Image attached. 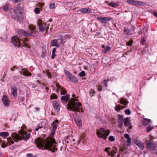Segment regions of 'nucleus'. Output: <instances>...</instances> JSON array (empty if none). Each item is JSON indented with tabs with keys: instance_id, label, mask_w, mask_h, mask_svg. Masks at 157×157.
Listing matches in <instances>:
<instances>
[{
	"instance_id": "nucleus-1",
	"label": "nucleus",
	"mask_w": 157,
	"mask_h": 157,
	"mask_svg": "<svg viewBox=\"0 0 157 157\" xmlns=\"http://www.w3.org/2000/svg\"><path fill=\"white\" fill-rule=\"evenodd\" d=\"M55 131L52 130L50 134V138L48 140H44L40 137L36 138L34 141V143L36 144V146L39 149L43 148L49 150L52 152L56 151L58 150L57 146L58 144L52 138L54 136Z\"/></svg>"
},
{
	"instance_id": "nucleus-2",
	"label": "nucleus",
	"mask_w": 157,
	"mask_h": 157,
	"mask_svg": "<svg viewBox=\"0 0 157 157\" xmlns=\"http://www.w3.org/2000/svg\"><path fill=\"white\" fill-rule=\"evenodd\" d=\"M78 101L76 100L74 98H72L71 100L67 104V108L70 111H72L75 112V113L76 114V112H79L81 110L82 112L83 111L81 107L82 104L79 102H77Z\"/></svg>"
},
{
	"instance_id": "nucleus-3",
	"label": "nucleus",
	"mask_w": 157,
	"mask_h": 157,
	"mask_svg": "<svg viewBox=\"0 0 157 157\" xmlns=\"http://www.w3.org/2000/svg\"><path fill=\"white\" fill-rule=\"evenodd\" d=\"M9 135L8 133L7 132H0V144L2 147L4 148L8 145L13 143V141L11 137H6Z\"/></svg>"
},
{
	"instance_id": "nucleus-4",
	"label": "nucleus",
	"mask_w": 157,
	"mask_h": 157,
	"mask_svg": "<svg viewBox=\"0 0 157 157\" xmlns=\"http://www.w3.org/2000/svg\"><path fill=\"white\" fill-rule=\"evenodd\" d=\"M18 132L19 134L21 136H20L19 134L16 133H13L11 135L13 140L16 142H17L19 140H21L22 138L24 140L26 141L29 138L30 136V133H26L21 130H19Z\"/></svg>"
},
{
	"instance_id": "nucleus-5",
	"label": "nucleus",
	"mask_w": 157,
	"mask_h": 157,
	"mask_svg": "<svg viewBox=\"0 0 157 157\" xmlns=\"http://www.w3.org/2000/svg\"><path fill=\"white\" fill-rule=\"evenodd\" d=\"M11 42L15 47L19 48L20 47H25L28 48H30V46L25 42L22 39L20 40L17 36H14L12 37L11 39Z\"/></svg>"
},
{
	"instance_id": "nucleus-6",
	"label": "nucleus",
	"mask_w": 157,
	"mask_h": 157,
	"mask_svg": "<svg viewBox=\"0 0 157 157\" xmlns=\"http://www.w3.org/2000/svg\"><path fill=\"white\" fill-rule=\"evenodd\" d=\"M15 15L13 16V18L17 19L20 22H22L23 20V17L22 15V8L19 6H17L14 9Z\"/></svg>"
},
{
	"instance_id": "nucleus-7",
	"label": "nucleus",
	"mask_w": 157,
	"mask_h": 157,
	"mask_svg": "<svg viewBox=\"0 0 157 157\" xmlns=\"http://www.w3.org/2000/svg\"><path fill=\"white\" fill-rule=\"evenodd\" d=\"M36 27L33 26H30L29 29L30 32H26L23 29L18 30V33L21 36H28L33 35V34H36Z\"/></svg>"
},
{
	"instance_id": "nucleus-8",
	"label": "nucleus",
	"mask_w": 157,
	"mask_h": 157,
	"mask_svg": "<svg viewBox=\"0 0 157 157\" xmlns=\"http://www.w3.org/2000/svg\"><path fill=\"white\" fill-rule=\"evenodd\" d=\"M120 103L123 104L124 106H122L120 105H116L115 109L116 111L119 112L121 109L127 107V105L128 103V101L124 98H121L120 100Z\"/></svg>"
},
{
	"instance_id": "nucleus-9",
	"label": "nucleus",
	"mask_w": 157,
	"mask_h": 157,
	"mask_svg": "<svg viewBox=\"0 0 157 157\" xmlns=\"http://www.w3.org/2000/svg\"><path fill=\"white\" fill-rule=\"evenodd\" d=\"M38 26L39 30L42 32L47 31L49 29V27L47 26L46 24L41 21H39L38 23Z\"/></svg>"
},
{
	"instance_id": "nucleus-10",
	"label": "nucleus",
	"mask_w": 157,
	"mask_h": 157,
	"mask_svg": "<svg viewBox=\"0 0 157 157\" xmlns=\"http://www.w3.org/2000/svg\"><path fill=\"white\" fill-rule=\"evenodd\" d=\"M97 19L102 23H107L112 20V18L110 17H98Z\"/></svg>"
},
{
	"instance_id": "nucleus-11",
	"label": "nucleus",
	"mask_w": 157,
	"mask_h": 157,
	"mask_svg": "<svg viewBox=\"0 0 157 157\" xmlns=\"http://www.w3.org/2000/svg\"><path fill=\"white\" fill-rule=\"evenodd\" d=\"M97 134L98 136L100 138L106 140L107 136L109 134V132L108 131H106L105 133L104 134L101 133V132L98 130H97Z\"/></svg>"
},
{
	"instance_id": "nucleus-12",
	"label": "nucleus",
	"mask_w": 157,
	"mask_h": 157,
	"mask_svg": "<svg viewBox=\"0 0 157 157\" xmlns=\"http://www.w3.org/2000/svg\"><path fill=\"white\" fill-rule=\"evenodd\" d=\"M63 40L62 39H54L52 40L51 42V45L52 46H56L59 47V44L62 43Z\"/></svg>"
},
{
	"instance_id": "nucleus-13",
	"label": "nucleus",
	"mask_w": 157,
	"mask_h": 157,
	"mask_svg": "<svg viewBox=\"0 0 157 157\" xmlns=\"http://www.w3.org/2000/svg\"><path fill=\"white\" fill-rule=\"evenodd\" d=\"M150 140H148V149L150 150H155L157 144L152 142H150Z\"/></svg>"
},
{
	"instance_id": "nucleus-14",
	"label": "nucleus",
	"mask_w": 157,
	"mask_h": 157,
	"mask_svg": "<svg viewBox=\"0 0 157 157\" xmlns=\"http://www.w3.org/2000/svg\"><path fill=\"white\" fill-rule=\"evenodd\" d=\"M127 2L129 4L134 5L140 6L143 4V2L136 0H127Z\"/></svg>"
},
{
	"instance_id": "nucleus-15",
	"label": "nucleus",
	"mask_w": 157,
	"mask_h": 157,
	"mask_svg": "<svg viewBox=\"0 0 157 157\" xmlns=\"http://www.w3.org/2000/svg\"><path fill=\"white\" fill-rule=\"evenodd\" d=\"M56 86L58 89L57 90V92H58L59 90L61 92L60 94L61 95H64L66 94L67 91L65 90L58 84H56Z\"/></svg>"
},
{
	"instance_id": "nucleus-16",
	"label": "nucleus",
	"mask_w": 157,
	"mask_h": 157,
	"mask_svg": "<svg viewBox=\"0 0 157 157\" xmlns=\"http://www.w3.org/2000/svg\"><path fill=\"white\" fill-rule=\"evenodd\" d=\"M53 105L56 111L58 112L60 109V106L59 103L56 101H54L53 102Z\"/></svg>"
},
{
	"instance_id": "nucleus-17",
	"label": "nucleus",
	"mask_w": 157,
	"mask_h": 157,
	"mask_svg": "<svg viewBox=\"0 0 157 157\" xmlns=\"http://www.w3.org/2000/svg\"><path fill=\"white\" fill-rule=\"evenodd\" d=\"M2 100L5 106H8L9 105V102L8 100L7 97L6 95H4L2 98Z\"/></svg>"
},
{
	"instance_id": "nucleus-18",
	"label": "nucleus",
	"mask_w": 157,
	"mask_h": 157,
	"mask_svg": "<svg viewBox=\"0 0 157 157\" xmlns=\"http://www.w3.org/2000/svg\"><path fill=\"white\" fill-rule=\"evenodd\" d=\"M74 117V120L78 126L79 127L82 126V122L80 118L77 117Z\"/></svg>"
},
{
	"instance_id": "nucleus-19",
	"label": "nucleus",
	"mask_w": 157,
	"mask_h": 157,
	"mask_svg": "<svg viewBox=\"0 0 157 157\" xmlns=\"http://www.w3.org/2000/svg\"><path fill=\"white\" fill-rule=\"evenodd\" d=\"M11 89H12V94L15 97L17 96V88L15 86H13Z\"/></svg>"
},
{
	"instance_id": "nucleus-20",
	"label": "nucleus",
	"mask_w": 157,
	"mask_h": 157,
	"mask_svg": "<svg viewBox=\"0 0 157 157\" xmlns=\"http://www.w3.org/2000/svg\"><path fill=\"white\" fill-rule=\"evenodd\" d=\"M129 117H127L123 120L124 123V125L125 127H127L131 125V123L129 121Z\"/></svg>"
},
{
	"instance_id": "nucleus-21",
	"label": "nucleus",
	"mask_w": 157,
	"mask_h": 157,
	"mask_svg": "<svg viewBox=\"0 0 157 157\" xmlns=\"http://www.w3.org/2000/svg\"><path fill=\"white\" fill-rule=\"evenodd\" d=\"M70 98V95L68 94L62 96L61 99L62 101H65L67 102Z\"/></svg>"
},
{
	"instance_id": "nucleus-22",
	"label": "nucleus",
	"mask_w": 157,
	"mask_h": 157,
	"mask_svg": "<svg viewBox=\"0 0 157 157\" xmlns=\"http://www.w3.org/2000/svg\"><path fill=\"white\" fill-rule=\"evenodd\" d=\"M68 79L72 82L76 83L78 82L77 78L74 76L72 75L70 76Z\"/></svg>"
},
{
	"instance_id": "nucleus-23",
	"label": "nucleus",
	"mask_w": 157,
	"mask_h": 157,
	"mask_svg": "<svg viewBox=\"0 0 157 157\" xmlns=\"http://www.w3.org/2000/svg\"><path fill=\"white\" fill-rule=\"evenodd\" d=\"M91 10L89 9H86V8H82L80 10V11L82 12L83 13H87L88 12L90 13L91 12Z\"/></svg>"
},
{
	"instance_id": "nucleus-24",
	"label": "nucleus",
	"mask_w": 157,
	"mask_h": 157,
	"mask_svg": "<svg viewBox=\"0 0 157 157\" xmlns=\"http://www.w3.org/2000/svg\"><path fill=\"white\" fill-rule=\"evenodd\" d=\"M141 124L144 126H146L147 124V118H143V120L141 121Z\"/></svg>"
},
{
	"instance_id": "nucleus-25",
	"label": "nucleus",
	"mask_w": 157,
	"mask_h": 157,
	"mask_svg": "<svg viewBox=\"0 0 157 157\" xmlns=\"http://www.w3.org/2000/svg\"><path fill=\"white\" fill-rule=\"evenodd\" d=\"M111 48L109 46H107L105 48L102 49V52H103L106 53L110 51Z\"/></svg>"
},
{
	"instance_id": "nucleus-26",
	"label": "nucleus",
	"mask_w": 157,
	"mask_h": 157,
	"mask_svg": "<svg viewBox=\"0 0 157 157\" xmlns=\"http://www.w3.org/2000/svg\"><path fill=\"white\" fill-rule=\"evenodd\" d=\"M64 72L66 76L68 78L72 75V74L70 73L69 71L67 70H65L64 71Z\"/></svg>"
},
{
	"instance_id": "nucleus-27",
	"label": "nucleus",
	"mask_w": 157,
	"mask_h": 157,
	"mask_svg": "<svg viewBox=\"0 0 157 157\" xmlns=\"http://www.w3.org/2000/svg\"><path fill=\"white\" fill-rule=\"evenodd\" d=\"M109 6L113 7H114L118 6L117 3H113V2L109 3Z\"/></svg>"
},
{
	"instance_id": "nucleus-28",
	"label": "nucleus",
	"mask_w": 157,
	"mask_h": 157,
	"mask_svg": "<svg viewBox=\"0 0 157 157\" xmlns=\"http://www.w3.org/2000/svg\"><path fill=\"white\" fill-rule=\"evenodd\" d=\"M89 93L91 96H93L95 94V92L94 90L91 89L89 91Z\"/></svg>"
},
{
	"instance_id": "nucleus-29",
	"label": "nucleus",
	"mask_w": 157,
	"mask_h": 157,
	"mask_svg": "<svg viewBox=\"0 0 157 157\" xmlns=\"http://www.w3.org/2000/svg\"><path fill=\"white\" fill-rule=\"evenodd\" d=\"M23 75H24L26 76H31V73L29 72L28 71H24L23 72Z\"/></svg>"
},
{
	"instance_id": "nucleus-30",
	"label": "nucleus",
	"mask_w": 157,
	"mask_h": 157,
	"mask_svg": "<svg viewBox=\"0 0 157 157\" xmlns=\"http://www.w3.org/2000/svg\"><path fill=\"white\" fill-rule=\"evenodd\" d=\"M51 98L52 99H56L57 98V96L55 94H52L50 96Z\"/></svg>"
},
{
	"instance_id": "nucleus-31",
	"label": "nucleus",
	"mask_w": 157,
	"mask_h": 157,
	"mask_svg": "<svg viewBox=\"0 0 157 157\" xmlns=\"http://www.w3.org/2000/svg\"><path fill=\"white\" fill-rule=\"evenodd\" d=\"M142 150H143L144 148L143 144L141 142L137 145Z\"/></svg>"
},
{
	"instance_id": "nucleus-32",
	"label": "nucleus",
	"mask_w": 157,
	"mask_h": 157,
	"mask_svg": "<svg viewBox=\"0 0 157 157\" xmlns=\"http://www.w3.org/2000/svg\"><path fill=\"white\" fill-rule=\"evenodd\" d=\"M8 4H6L4 6L3 8V10L5 11H7L8 10Z\"/></svg>"
},
{
	"instance_id": "nucleus-33",
	"label": "nucleus",
	"mask_w": 157,
	"mask_h": 157,
	"mask_svg": "<svg viewBox=\"0 0 157 157\" xmlns=\"http://www.w3.org/2000/svg\"><path fill=\"white\" fill-rule=\"evenodd\" d=\"M57 126L58 125L57 124H56L55 123H53L52 127V130L56 131Z\"/></svg>"
},
{
	"instance_id": "nucleus-34",
	"label": "nucleus",
	"mask_w": 157,
	"mask_h": 157,
	"mask_svg": "<svg viewBox=\"0 0 157 157\" xmlns=\"http://www.w3.org/2000/svg\"><path fill=\"white\" fill-rule=\"evenodd\" d=\"M133 40L132 39H131V40H129L128 42H127L126 44L128 46H130L132 44V43H133Z\"/></svg>"
},
{
	"instance_id": "nucleus-35",
	"label": "nucleus",
	"mask_w": 157,
	"mask_h": 157,
	"mask_svg": "<svg viewBox=\"0 0 157 157\" xmlns=\"http://www.w3.org/2000/svg\"><path fill=\"white\" fill-rule=\"evenodd\" d=\"M118 121H122L123 118V116L120 114L118 115Z\"/></svg>"
},
{
	"instance_id": "nucleus-36",
	"label": "nucleus",
	"mask_w": 157,
	"mask_h": 157,
	"mask_svg": "<svg viewBox=\"0 0 157 157\" xmlns=\"http://www.w3.org/2000/svg\"><path fill=\"white\" fill-rule=\"evenodd\" d=\"M125 113L127 115H129L131 114V112L129 109H127L125 110Z\"/></svg>"
},
{
	"instance_id": "nucleus-37",
	"label": "nucleus",
	"mask_w": 157,
	"mask_h": 157,
	"mask_svg": "<svg viewBox=\"0 0 157 157\" xmlns=\"http://www.w3.org/2000/svg\"><path fill=\"white\" fill-rule=\"evenodd\" d=\"M35 13L36 14H39L40 12V10L39 8H36L34 10Z\"/></svg>"
},
{
	"instance_id": "nucleus-38",
	"label": "nucleus",
	"mask_w": 157,
	"mask_h": 157,
	"mask_svg": "<svg viewBox=\"0 0 157 157\" xmlns=\"http://www.w3.org/2000/svg\"><path fill=\"white\" fill-rule=\"evenodd\" d=\"M124 32H125V34L126 35L128 34L130 31V30L128 29H125V28H124Z\"/></svg>"
},
{
	"instance_id": "nucleus-39",
	"label": "nucleus",
	"mask_w": 157,
	"mask_h": 157,
	"mask_svg": "<svg viewBox=\"0 0 157 157\" xmlns=\"http://www.w3.org/2000/svg\"><path fill=\"white\" fill-rule=\"evenodd\" d=\"M109 140L110 141H113L115 140L114 137L112 136H110L109 137Z\"/></svg>"
},
{
	"instance_id": "nucleus-40",
	"label": "nucleus",
	"mask_w": 157,
	"mask_h": 157,
	"mask_svg": "<svg viewBox=\"0 0 157 157\" xmlns=\"http://www.w3.org/2000/svg\"><path fill=\"white\" fill-rule=\"evenodd\" d=\"M85 75V72L84 71H82L79 74V75L80 77H83Z\"/></svg>"
},
{
	"instance_id": "nucleus-41",
	"label": "nucleus",
	"mask_w": 157,
	"mask_h": 157,
	"mask_svg": "<svg viewBox=\"0 0 157 157\" xmlns=\"http://www.w3.org/2000/svg\"><path fill=\"white\" fill-rule=\"evenodd\" d=\"M145 41V38L144 37H143L142 38L140 41V43L142 44H144V43Z\"/></svg>"
},
{
	"instance_id": "nucleus-42",
	"label": "nucleus",
	"mask_w": 157,
	"mask_h": 157,
	"mask_svg": "<svg viewBox=\"0 0 157 157\" xmlns=\"http://www.w3.org/2000/svg\"><path fill=\"white\" fill-rule=\"evenodd\" d=\"M151 13L154 16L157 17V12L151 10Z\"/></svg>"
},
{
	"instance_id": "nucleus-43",
	"label": "nucleus",
	"mask_w": 157,
	"mask_h": 157,
	"mask_svg": "<svg viewBox=\"0 0 157 157\" xmlns=\"http://www.w3.org/2000/svg\"><path fill=\"white\" fill-rule=\"evenodd\" d=\"M55 6V3H51L50 5V7L51 9H53L54 8Z\"/></svg>"
},
{
	"instance_id": "nucleus-44",
	"label": "nucleus",
	"mask_w": 157,
	"mask_h": 157,
	"mask_svg": "<svg viewBox=\"0 0 157 157\" xmlns=\"http://www.w3.org/2000/svg\"><path fill=\"white\" fill-rule=\"evenodd\" d=\"M100 131L101 132V133L103 134H104V133H105V132L106 131L104 128H100Z\"/></svg>"
},
{
	"instance_id": "nucleus-45",
	"label": "nucleus",
	"mask_w": 157,
	"mask_h": 157,
	"mask_svg": "<svg viewBox=\"0 0 157 157\" xmlns=\"http://www.w3.org/2000/svg\"><path fill=\"white\" fill-rule=\"evenodd\" d=\"M47 75L49 78H51V73L48 71H47Z\"/></svg>"
},
{
	"instance_id": "nucleus-46",
	"label": "nucleus",
	"mask_w": 157,
	"mask_h": 157,
	"mask_svg": "<svg viewBox=\"0 0 157 157\" xmlns=\"http://www.w3.org/2000/svg\"><path fill=\"white\" fill-rule=\"evenodd\" d=\"M103 84L105 86H107V81L106 80H104L103 82Z\"/></svg>"
},
{
	"instance_id": "nucleus-47",
	"label": "nucleus",
	"mask_w": 157,
	"mask_h": 157,
	"mask_svg": "<svg viewBox=\"0 0 157 157\" xmlns=\"http://www.w3.org/2000/svg\"><path fill=\"white\" fill-rule=\"evenodd\" d=\"M124 137H125V138L127 139H128L130 138L129 137V135L128 134H125L124 135Z\"/></svg>"
},
{
	"instance_id": "nucleus-48",
	"label": "nucleus",
	"mask_w": 157,
	"mask_h": 157,
	"mask_svg": "<svg viewBox=\"0 0 157 157\" xmlns=\"http://www.w3.org/2000/svg\"><path fill=\"white\" fill-rule=\"evenodd\" d=\"M42 128V127H41L39 125L36 128H35V130L36 131H37L39 129L41 128Z\"/></svg>"
},
{
	"instance_id": "nucleus-49",
	"label": "nucleus",
	"mask_w": 157,
	"mask_h": 157,
	"mask_svg": "<svg viewBox=\"0 0 157 157\" xmlns=\"http://www.w3.org/2000/svg\"><path fill=\"white\" fill-rule=\"evenodd\" d=\"M153 128L154 127L153 126L148 127V132L151 131Z\"/></svg>"
},
{
	"instance_id": "nucleus-50",
	"label": "nucleus",
	"mask_w": 157,
	"mask_h": 157,
	"mask_svg": "<svg viewBox=\"0 0 157 157\" xmlns=\"http://www.w3.org/2000/svg\"><path fill=\"white\" fill-rule=\"evenodd\" d=\"M27 157H33V155L31 153H28L26 155Z\"/></svg>"
},
{
	"instance_id": "nucleus-51",
	"label": "nucleus",
	"mask_w": 157,
	"mask_h": 157,
	"mask_svg": "<svg viewBox=\"0 0 157 157\" xmlns=\"http://www.w3.org/2000/svg\"><path fill=\"white\" fill-rule=\"evenodd\" d=\"M123 126V123H121L120 124H119L118 125V127L120 128H121Z\"/></svg>"
},
{
	"instance_id": "nucleus-52",
	"label": "nucleus",
	"mask_w": 157,
	"mask_h": 157,
	"mask_svg": "<svg viewBox=\"0 0 157 157\" xmlns=\"http://www.w3.org/2000/svg\"><path fill=\"white\" fill-rule=\"evenodd\" d=\"M127 142L128 144H130L131 142V138L128 139L127 140Z\"/></svg>"
},
{
	"instance_id": "nucleus-53",
	"label": "nucleus",
	"mask_w": 157,
	"mask_h": 157,
	"mask_svg": "<svg viewBox=\"0 0 157 157\" xmlns=\"http://www.w3.org/2000/svg\"><path fill=\"white\" fill-rule=\"evenodd\" d=\"M21 0H12V1L15 3L20 2Z\"/></svg>"
},
{
	"instance_id": "nucleus-54",
	"label": "nucleus",
	"mask_w": 157,
	"mask_h": 157,
	"mask_svg": "<svg viewBox=\"0 0 157 157\" xmlns=\"http://www.w3.org/2000/svg\"><path fill=\"white\" fill-rule=\"evenodd\" d=\"M19 100L21 101H24V98L23 97H19Z\"/></svg>"
},
{
	"instance_id": "nucleus-55",
	"label": "nucleus",
	"mask_w": 157,
	"mask_h": 157,
	"mask_svg": "<svg viewBox=\"0 0 157 157\" xmlns=\"http://www.w3.org/2000/svg\"><path fill=\"white\" fill-rule=\"evenodd\" d=\"M17 66H14L13 67L11 68L10 70L12 71H14V69Z\"/></svg>"
},
{
	"instance_id": "nucleus-56",
	"label": "nucleus",
	"mask_w": 157,
	"mask_h": 157,
	"mask_svg": "<svg viewBox=\"0 0 157 157\" xmlns=\"http://www.w3.org/2000/svg\"><path fill=\"white\" fill-rule=\"evenodd\" d=\"M98 89L99 91H101L102 90V88L101 86H99L98 87Z\"/></svg>"
},
{
	"instance_id": "nucleus-57",
	"label": "nucleus",
	"mask_w": 157,
	"mask_h": 157,
	"mask_svg": "<svg viewBox=\"0 0 157 157\" xmlns=\"http://www.w3.org/2000/svg\"><path fill=\"white\" fill-rule=\"evenodd\" d=\"M140 142L139 140H136L135 141V144L137 145Z\"/></svg>"
},
{
	"instance_id": "nucleus-58",
	"label": "nucleus",
	"mask_w": 157,
	"mask_h": 157,
	"mask_svg": "<svg viewBox=\"0 0 157 157\" xmlns=\"http://www.w3.org/2000/svg\"><path fill=\"white\" fill-rule=\"evenodd\" d=\"M56 48H53V49H52V53H53V54H55V52H56Z\"/></svg>"
},
{
	"instance_id": "nucleus-59",
	"label": "nucleus",
	"mask_w": 157,
	"mask_h": 157,
	"mask_svg": "<svg viewBox=\"0 0 157 157\" xmlns=\"http://www.w3.org/2000/svg\"><path fill=\"white\" fill-rule=\"evenodd\" d=\"M109 149V148H108V147H106L105 149V151L106 152H107V153H109V151H108Z\"/></svg>"
},
{
	"instance_id": "nucleus-60",
	"label": "nucleus",
	"mask_w": 157,
	"mask_h": 157,
	"mask_svg": "<svg viewBox=\"0 0 157 157\" xmlns=\"http://www.w3.org/2000/svg\"><path fill=\"white\" fill-rule=\"evenodd\" d=\"M56 55H55V54H53V53H52V56H51V58L52 59H54V57H55V56Z\"/></svg>"
},
{
	"instance_id": "nucleus-61",
	"label": "nucleus",
	"mask_w": 157,
	"mask_h": 157,
	"mask_svg": "<svg viewBox=\"0 0 157 157\" xmlns=\"http://www.w3.org/2000/svg\"><path fill=\"white\" fill-rule=\"evenodd\" d=\"M39 6L40 7H42L43 6H44V4L42 3H39Z\"/></svg>"
},
{
	"instance_id": "nucleus-62",
	"label": "nucleus",
	"mask_w": 157,
	"mask_h": 157,
	"mask_svg": "<svg viewBox=\"0 0 157 157\" xmlns=\"http://www.w3.org/2000/svg\"><path fill=\"white\" fill-rule=\"evenodd\" d=\"M117 123H118L119 124H120L121 123H123L122 122V121H117Z\"/></svg>"
},
{
	"instance_id": "nucleus-63",
	"label": "nucleus",
	"mask_w": 157,
	"mask_h": 157,
	"mask_svg": "<svg viewBox=\"0 0 157 157\" xmlns=\"http://www.w3.org/2000/svg\"><path fill=\"white\" fill-rule=\"evenodd\" d=\"M36 111H38L40 110V108H36Z\"/></svg>"
},
{
	"instance_id": "nucleus-64",
	"label": "nucleus",
	"mask_w": 157,
	"mask_h": 157,
	"mask_svg": "<svg viewBox=\"0 0 157 157\" xmlns=\"http://www.w3.org/2000/svg\"><path fill=\"white\" fill-rule=\"evenodd\" d=\"M129 126V129H131L132 128V126H131V125H129V126Z\"/></svg>"
}]
</instances>
